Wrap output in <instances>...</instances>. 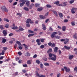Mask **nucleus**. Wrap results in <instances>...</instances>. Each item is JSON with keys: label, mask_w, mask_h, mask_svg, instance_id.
<instances>
[{"label": "nucleus", "mask_w": 77, "mask_h": 77, "mask_svg": "<svg viewBox=\"0 0 77 77\" xmlns=\"http://www.w3.org/2000/svg\"><path fill=\"white\" fill-rule=\"evenodd\" d=\"M57 50H58V48H57V47H55L54 49L55 53H56V52H57Z\"/></svg>", "instance_id": "14"}, {"label": "nucleus", "mask_w": 77, "mask_h": 77, "mask_svg": "<svg viewBox=\"0 0 77 77\" xmlns=\"http://www.w3.org/2000/svg\"><path fill=\"white\" fill-rule=\"evenodd\" d=\"M49 30H50L51 32H53V28H51V27H50L49 29Z\"/></svg>", "instance_id": "39"}, {"label": "nucleus", "mask_w": 77, "mask_h": 77, "mask_svg": "<svg viewBox=\"0 0 77 77\" xmlns=\"http://www.w3.org/2000/svg\"><path fill=\"white\" fill-rule=\"evenodd\" d=\"M0 28L1 29H3V25L0 26Z\"/></svg>", "instance_id": "50"}, {"label": "nucleus", "mask_w": 77, "mask_h": 77, "mask_svg": "<svg viewBox=\"0 0 77 77\" xmlns=\"http://www.w3.org/2000/svg\"><path fill=\"white\" fill-rule=\"evenodd\" d=\"M74 56L73 55H70L69 57V59L70 60H72V59H73V57H74Z\"/></svg>", "instance_id": "6"}, {"label": "nucleus", "mask_w": 77, "mask_h": 77, "mask_svg": "<svg viewBox=\"0 0 77 77\" xmlns=\"http://www.w3.org/2000/svg\"><path fill=\"white\" fill-rule=\"evenodd\" d=\"M71 24L72 26H75V23H74V22H71Z\"/></svg>", "instance_id": "52"}, {"label": "nucleus", "mask_w": 77, "mask_h": 77, "mask_svg": "<svg viewBox=\"0 0 77 77\" xmlns=\"http://www.w3.org/2000/svg\"><path fill=\"white\" fill-rule=\"evenodd\" d=\"M66 29V27L65 26H63L62 27V30L64 32L65 31V30Z\"/></svg>", "instance_id": "26"}, {"label": "nucleus", "mask_w": 77, "mask_h": 77, "mask_svg": "<svg viewBox=\"0 0 77 77\" xmlns=\"http://www.w3.org/2000/svg\"><path fill=\"white\" fill-rule=\"evenodd\" d=\"M26 2V5L27 7H29V5H30V2L29 1H26L25 2Z\"/></svg>", "instance_id": "4"}, {"label": "nucleus", "mask_w": 77, "mask_h": 77, "mask_svg": "<svg viewBox=\"0 0 77 77\" xmlns=\"http://www.w3.org/2000/svg\"><path fill=\"white\" fill-rule=\"evenodd\" d=\"M48 21H49V19H47L45 20V23H48Z\"/></svg>", "instance_id": "57"}, {"label": "nucleus", "mask_w": 77, "mask_h": 77, "mask_svg": "<svg viewBox=\"0 0 77 77\" xmlns=\"http://www.w3.org/2000/svg\"><path fill=\"white\" fill-rule=\"evenodd\" d=\"M26 1V0H20V1H19L20 3L22 2V3H25V2Z\"/></svg>", "instance_id": "19"}, {"label": "nucleus", "mask_w": 77, "mask_h": 77, "mask_svg": "<svg viewBox=\"0 0 77 77\" xmlns=\"http://www.w3.org/2000/svg\"><path fill=\"white\" fill-rule=\"evenodd\" d=\"M39 5L38 4H35V7H37V8H38V7H39Z\"/></svg>", "instance_id": "45"}, {"label": "nucleus", "mask_w": 77, "mask_h": 77, "mask_svg": "<svg viewBox=\"0 0 77 77\" xmlns=\"http://www.w3.org/2000/svg\"><path fill=\"white\" fill-rule=\"evenodd\" d=\"M24 4H25V3H24L23 2L20 3V7H22V6H23V5H24Z\"/></svg>", "instance_id": "23"}, {"label": "nucleus", "mask_w": 77, "mask_h": 77, "mask_svg": "<svg viewBox=\"0 0 77 77\" xmlns=\"http://www.w3.org/2000/svg\"><path fill=\"white\" fill-rule=\"evenodd\" d=\"M17 29L18 27L17 26H14V27L12 28V29H13V30H17Z\"/></svg>", "instance_id": "21"}, {"label": "nucleus", "mask_w": 77, "mask_h": 77, "mask_svg": "<svg viewBox=\"0 0 77 77\" xmlns=\"http://www.w3.org/2000/svg\"><path fill=\"white\" fill-rule=\"evenodd\" d=\"M13 35V33H11L9 35V36H12Z\"/></svg>", "instance_id": "62"}, {"label": "nucleus", "mask_w": 77, "mask_h": 77, "mask_svg": "<svg viewBox=\"0 0 77 77\" xmlns=\"http://www.w3.org/2000/svg\"><path fill=\"white\" fill-rule=\"evenodd\" d=\"M55 38H56V39H59L60 37H59L58 36H56L55 35L54 36Z\"/></svg>", "instance_id": "29"}, {"label": "nucleus", "mask_w": 77, "mask_h": 77, "mask_svg": "<svg viewBox=\"0 0 77 77\" xmlns=\"http://www.w3.org/2000/svg\"><path fill=\"white\" fill-rule=\"evenodd\" d=\"M64 68L65 69V70H66V72H67V71H68V68H67L66 67V66H64Z\"/></svg>", "instance_id": "37"}, {"label": "nucleus", "mask_w": 77, "mask_h": 77, "mask_svg": "<svg viewBox=\"0 0 77 77\" xmlns=\"http://www.w3.org/2000/svg\"><path fill=\"white\" fill-rule=\"evenodd\" d=\"M35 75L37 77H39V74L38 73V72H35Z\"/></svg>", "instance_id": "38"}, {"label": "nucleus", "mask_w": 77, "mask_h": 77, "mask_svg": "<svg viewBox=\"0 0 77 77\" xmlns=\"http://www.w3.org/2000/svg\"><path fill=\"white\" fill-rule=\"evenodd\" d=\"M40 18L41 19H44L45 18V16L42 15H40Z\"/></svg>", "instance_id": "12"}, {"label": "nucleus", "mask_w": 77, "mask_h": 77, "mask_svg": "<svg viewBox=\"0 0 77 77\" xmlns=\"http://www.w3.org/2000/svg\"><path fill=\"white\" fill-rule=\"evenodd\" d=\"M40 68L42 69V68H44V66H43V64H42V63H41L40 64Z\"/></svg>", "instance_id": "40"}, {"label": "nucleus", "mask_w": 77, "mask_h": 77, "mask_svg": "<svg viewBox=\"0 0 77 77\" xmlns=\"http://www.w3.org/2000/svg\"><path fill=\"white\" fill-rule=\"evenodd\" d=\"M52 51V49L49 48L48 50L47 51L48 53H51Z\"/></svg>", "instance_id": "16"}, {"label": "nucleus", "mask_w": 77, "mask_h": 77, "mask_svg": "<svg viewBox=\"0 0 77 77\" xmlns=\"http://www.w3.org/2000/svg\"><path fill=\"white\" fill-rule=\"evenodd\" d=\"M46 6L47 8H51V6L49 5H46Z\"/></svg>", "instance_id": "42"}, {"label": "nucleus", "mask_w": 77, "mask_h": 77, "mask_svg": "<svg viewBox=\"0 0 77 77\" xmlns=\"http://www.w3.org/2000/svg\"><path fill=\"white\" fill-rule=\"evenodd\" d=\"M17 15H19L20 17H21V14H20V13H17Z\"/></svg>", "instance_id": "58"}, {"label": "nucleus", "mask_w": 77, "mask_h": 77, "mask_svg": "<svg viewBox=\"0 0 77 77\" xmlns=\"http://www.w3.org/2000/svg\"><path fill=\"white\" fill-rule=\"evenodd\" d=\"M26 27H30V24H29L26 23Z\"/></svg>", "instance_id": "43"}, {"label": "nucleus", "mask_w": 77, "mask_h": 77, "mask_svg": "<svg viewBox=\"0 0 77 77\" xmlns=\"http://www.w3.org/2000/svg\"><path fill=\"white\" fill-rule=\"evenodd\" d=\"M2 9L3 11H5V12H8V9L6 8V6H2Z\"/></svg>", "instance_id": "1"}, {"label": "nucleus", "mask_w": 77, "mask_h": 77, "mask_svg": "<svg viewBox=\"0 0 77 77\" xmlns=\"http://www.w3.org/2000/svg\"><path fill=\"white\" fill-rule=\"evenodd\" d=\"M5 27L6 28H8L9 27V25L7 24L5 25Z\"/></svg>", "instance_id": "53"}, {"label": "nucleus", "mask_w": 77, "mask_h": 77, "mask_svg": "<svg viewBox=\"0 0 77 77\" xmlns=\"http://www.w3.org/2000/svg\"><path fill=\"white\" fill-rule=\"evenodd\" d=\"M75 11H77V8H74V7H73L71 9V11L72 14H75Z\"/></svg>", "instance_id": "2"}, {"label": "nucleus", "mask_w": 77, "mask_h": 77, "mask_svg": "<svg viewBox=\"0 0 77 77\" xmlns=\"http://www.w3.org/2000/svg\"><path fill=\"white\" fill-rule=\"evenodd\" d=\"M41 48H44V45H42L40 46Z\"/></svg>", "instance_id": "48"}, {"label": "nucleus", "mask_w": 77, "mask_h": 77, "mask_svg": "<svg viewBox=\"0 0 77 77\" xmlns=\"http://www.w3.org/2000/svg\"><path fill=\"white\" fill-rule=\"evenodd\" d=\"M4 20L5 21H6L7 22H9V20L8 19H6V18H4Z\"/></svg>", "instance_id": "31"}, {"label": "nucleus", "mask_w": 77, "mask_h": 77, "mask_svg": "<svg viewBox=\"0 0 77 77\" xmlns=\"http://www.w3.org/2000/svg\"><path fill=\"white\" fill-rule=\"evenodd\" d=\"M23 45L24 46L26 49H27V45H25V44H23Z\"/></svg>", "instance_id": "36"}, {"label": "nucleus", "mask_w": 77, "mask_h": 77, "mask_svg": "<svg viewBox=\"0 0 77 77\" xmlns=\"http://www.w3.org/2000/svg\"><path fill=\"white\" fill-rule=\"evenodd\" d=\"M28 32L29 33H34V32L30 30H28Z\"/></svg>", "instance_id": "25"}, {"label": "nucleus", "mask_w": 77, "mask_h": 77, "mask_svg": "<svg viewBox=\"0 0 77 77\" xmlns=\"http://www.w3.org/2000/svg\"><path fill=\"white\" fill-rule=\"evenodd\" d=\"M74 2V0L70 1L69 2V3H70V4H72Z\"/></svg>", "instance_id": "41"}, {"label": "nucleus", "mask_w": 77, "mask_h": 77, "mask_svg": "<svg viewBox=\"0 0 77 77\" xmlns=\"http://www.w3.org/2000/svg\"><path fill=\"white\" fill-rule=\"evenodd\" d=\"M3 48L4 50L5 51H6V50L8 49V48H7V47H3Z\"/></svg>", "instance_id": "44"}, {"label": "nucleus", "mask_w": 77, "mask_h": 77, "mask_svg": "<svg viewBox=\"0 0 77 77\" xmlns=\"http://www.w3.org/2000/svg\"><path fill=\"white\" fill-rule=\"evenodd\" d=\"M42 26L43 27V29L44 30H46V27L45 26V25L44 24H42Z\"/></svg>", "instance_id": "13"}, {"label": "nucleus", "mask_w": 77, "mask_h": 77, "mask_svg": "<svg viewBox=\"0 0 77 77\" xmlns=\"http://www.w3.org/2000/svg\"><path fill=\"white\" fill-rule=\"evenodd\" d=\"M16 43L17 44H18V45H19L20 46L21 45V43L20 42L18 41H17L16 42Z\"/></svg>", "instance_id": "30"}, {"label": "nucleus", "mask_w": 77, "mask_h": 77, "mask_svg": "<svg viewBox=\"0 0 77 77\" xmlns=\"http://www.w3.org/2000/svg\"><path fill=\"white\" fill-rule=\"evenodd\" d=\"M73 37L74 38H75V39H76L77 40V34L75 33V34L73 35Z\"/></svg>", "instance_id": "7"}, {"label": "nucleus", "mask_w": 77, "mask_h": 77, "mask_svg": "<svg viewBox=\"0 0 77 77\" xmlns=\"http://www.w3.org/2000/svg\"><path fill=\"white\" fill-rule=\"evenodd\" d=\"M53 12L54 14L56 16H58V14H57V12L54 11H52Z\"/></svg>", "instance_id": "18"}, {"label": "nucleus", "mask_w": 77, "mask_h": 77, "mask_svg": "<svg viewBox=\"0 0 77 77\" xmlns=\"http://www.w3.org/2000/svg\"><path fill=\"white\" fill-rule=\"evenodd\" d=\"M54 4H58L59 3V1H57L54 3Z\"/></svg>", "instance_id": "56"}, {"label": "nucleus", "mask_w": 77, "mask_h": 77, "mask_svg": "<svg viewBox=\"0 0 77 77\" xmlns=\"http://www.w3.org/2000/svg\"><path fill=\"white\" fill-rule=\"evenodd\" d=\"M38 77H45V75H42L41 76H38Z\"/></svg>", "instance_id": "64"}, {"label": "nucleus", "mask_w": 77, "mask_h": 77, "mask_svg": "<svg viewBox=\"0 0 77 77\" xmlns=\"http://www.w3.org/2000/svg\"><path fill=\"white\" fill-rule=\"evenodd\" d=\"M34 35V34H29L28 35V37H30V36H33Z\"/></svg>", "instance_id": "33"}, {"label": "nucleus", "mask_w": 77, "mask_h": 77, "mask_svg": "<svg viewBox=\"0 0 77 77\" xmlns=\"http://www.w3.org/2000/svg\"><path fill=\"white\" fill-rule=\"evenodd\" d=\"M62 6H66V5L65 3H63V4H62Z\"/></svg>", "instance_id": "46"}, {"label": "nucleus", "mask_w": 77, "mask_h": 77, "mask_svg": "<svg viewBox=\"0 0 77 77\" xmlns=\"http://www.w3.org/2000/svg\"><path fill=\"white\" fill-rule=\"evenodd\" d=\"M9 43H10V44H12L13 43H14V42L12 41H10L9 42Z\"/></svg>", "instance_id": "61"}, {"label": "nucleus", "mask_w": 77, "mask_h": 77, "mask_svg": "<svg viewBox=\"0 0 77 77\" xmlns=\"http://www.w3.org/2000/svg\"><path fill=\"white\" fill-rule=\"evenodd\" d=\"M31 62H32V60H31L27 61L28 64H29V65H30V64H31Z\"/></svg>", "instance_id": "28"}, {"label": "nucleus", "mask_w": 77, "mask_h": 77, "mask_svg": "<svg viewBox=\"0 0 77 77\" xmlns=\"http://www.w3.org/2000/svg\"><path fill=\"white\" fill-rule=\"evenodd\" d=\"M42 9H43V8H38V9H37V11H42Z\"/></svg>", "instance_id": "17"}, {"label": "nucleus", "mask_w": 77, "mask_h": 77, "mask_svg": "<svg viewBox=\"0 0 77 77\" xmlns=\"http://www.w3.org/2000/svg\"><path fill=\"white\" fill-rule=\"evenodd\" d=\"M2 42L3 43H5L6 42V39L5 38H2Z\"/></svg>", "instance_id": "22"}, {"label": "nucleus", "mask_w": 77, "mask_h": 77, "mask_svg": "<svg viewBox=\"0 0 77 77\" xmlns=\"http://www.w3.org/2000/svg\"><path fill=\"white\" fill-rule=\"evenodd\" d=\"M3 33L4 34V36H6L7 34V33L6 32V31L5 30L3 31Z\"/></svg>", "instance_id": "10"}, {"label": "nucleus", "mask_w": 77, "mask_h": 77, "mask_svg": "<svg viewBox=\"0 0 77 77\" xmlns=\"http://www.w3.org/2000/svg\"><path fill=\"white\" fill-rule=\"evenodd\" d=\"M59 15L60 18H62L63 17V14L62 13H59Z\"/></svg>", "instance_id": "15"}, {"label": "nucleus", "mask_w": 77, "mask_h": 77, "mask_svg": "<svg viewBox=\"0 0 77 77\" xmlns=\"http://www.w3.org/2000/svg\"><path fill=\"white\" fill-rule=\"evenodd\" d=\"M19 30H20V31H23V30H24L23 28H21V27L19 28Z\"/></svg>", "instance_id": "35"}, {"label": "nucleus", "mask_w": 77, "mask_h": 77, "mask_svg": "<svg viewBox=\"0 0 77 77\" xmlns=\"http://www.w3.org/2000/svg\"><path fill=\"white\" fill-rule=\"evenodd\" d=\"M36 62L37 63H38V64H39V63H41V61H40L39 60H36Z\"/></svg>", "instance_id": "27"}, {"label": "nucleus", "mask_w": 77, "mask_h": 77, "mask_svg": "<svg viewBox=\"0 0 77 77\" xmlns=\"http://www.w3.org/2000/svg\"><path fill=\"white\" fill-rule=\"evenodd\" d=\"M41 42H44V39L43 38H42L41 39Z\"/></svg>", "instance_id": "55"}, {"label": "nucleus", "mask_w": 77, "mask_h": 77, "mask_svg": "<svg viewBox=\"0 0 77 77\" xmlns=\"http://www.w3.org/2000/svg\"><path fill=\"white\" fill-rule=\"evenodd\" d=\"M43 59L44 60H45V61H47V58L46 57L43 58Z\"/></svg>", "instance_id": "47"}, {"label": "nucleus", "mask_w": 77, "mask_h": 77, "mask_svg": "<svg viewBox=\"0 0 77 77\" xmlns=\"http://www.w3.org/2000/svg\"><path fill=\"white\" fill-rule=\"evenodd\" d=\"M17 4V2H15L14 3L13 5H16Z\"/></svg>", "instance_id": "63"}, {"label": "nucleus", "mask_w": 77, "mask_h": 77, "mask_svg": "<svg viewBox=\"0 0 77 77\" xmlns=\"http://www.w3.org/2000/svg\"><path fill=\"white\" fill-rule=\"evenodd\" d=\"M18 54L19 56H21V54H22V53H21L20 52H18Z\"/></svg>", "instance_id": "49"}, {"label": "nucleus", "mask_w": 77, "mask_h": 77, "mask_svg": "<svg viewBox=\"0 0 77 77\" xmlns=\"http://www.w3.org/2000/svg\"><path fill=\"white\" fill-rule=\"evenodd\" d=\"M23 67H27V66L26 64H23Z\"/></svg>", "instance_id": "59"}, {"label": "nucleus", "mask_w": 77, "mask_h": 77, "mask_svg": "<svg viewBox=\"0 0 77 77\" xmlns=\"http://www.w3.org/2000/svg\"><path fill=\"white\" fill-rule=\"evenodd\" d=\"M34 6V4L32 3L30 5H29V9H32V7H33Z\"/></svg>", "instance_id": "5"}, {"label": "nucleus", "mask_w": 77, "mask_h": 77, "mask_svg": "<svg viewBox=\"0 0 77 77\" xmlns=\"http://www.w3.org/2000/svg\"><path fill=\"white\" fill-rule=\"evenodd\" d=\"M56 34H57V32H52L51 35V38H54V36H55V35H56Z\"/></svg>", "instance_id": "3"}, {"label": "nucleus", "mask_w": 77, "mask_h": 77, "mask_svg": "<svg viewBox=\"0 0 77 77\" xmlns=\"http://www.w3.org/2000/svg\"><path fill=\"white\" fill-rule=\"evenodd\" d=\"M23 9H24V10H25V11H29V8L27 7H25L24 8H23Z\"/></svg>", "instance_id": "24"}, {"label": "nucleus", "mask_w": 77, "mask_h": 77, "mask_svg": "<svg viewBox=\"0 0 77 77\" xmlns=\"http://www.w3.org/2000/svg\"><path fill=\"white\" fill-rule=\"evenodd\" d=\"M48 45H49V46H51V45H52V43L51 42H49L48 43Z\"/></svg>", "instance_id": "60"}, {"label": "nucleus", "mask_w": 77, "mask_h": 77, "mask_svg": "<svg viewBox=\"0 0 77 77\" xmlns=\"http://www.w3.org/2000/svg\"><path fill=\"white\" fill-rule=\"evenodd\" d=\"M36 57H37V55L36 54H35L34 55V56H33V58H36Z\"/></svg>", "instance_id": "54"}, {"label": "nucleus", "mask_w": 77, "mask_h": 77, "mask_svg": "<svg viewBox=\"0 0 77 77\" xmlns=\"http://www.w3.org/2000/svg\"><path fill=\"white\" fill-rule=\"evenodd\" d=\"M44 65H45V66H48L49 65V63H44Z\"/></svg>", "instance_id": "32"}, {"label": "nucleus", "mask_w": 77, "mask_h": 77, "mask_svg": "<svg viewBox=\"0 0 77 77\" xmlns=\"http://www.w3.org/2000/svg\"><path fill=\"white\" fill-rule=\"evenodd\" d=\"M51 47H55V44L53 43L51 45Z\"/></svg>", "instance_id": "51"}, {"label": "nucleus", "mask_w": 77, "mask_h": 77, "mask_svg": "<svg viewBox=\"0 0 77 77\" xmlns=\"http://www.w3.org/2000/svg\"><path fill=\"white\" fill-rule=\"evenodd\" d=\"M30 21H31V19H27L26 21V23H27V24H29Z\"/></svg>", "instance_id": "9"}, {"label": "nucleus", "mask_w": 77, "mask_h": 77, "mask_svg": "<svg viewBox=\"0 0 77 77\" xmlns=\"http://www.w3.org/2000/svg\"><path fill=\"white\" fill-rule=\"evenodd\" d=\"M5 51L4 50H2V53H1L2 55H4V54H5Z\"/></svg>", "instance_id": "34"}, {"label": "nucleus", "mask_w": 77, "mask_h": 77, "mask_svg": "<svg viewBox=\"0 0 77 77\" xmlns=\"http://www.w3.org/2000/svg\"><path fill=\"white\" fill-rule=\"evenodd\" d=\"M25 55L26 56H30V54L29 53V52H27V53L25 54Z\"/></svg>", "instance_id": "20"}, {"label": "nucleus", "mask_w": 77, "mask_h": 77, "mask_svg": "<svg viewBox=\"0 0 77 77\" xmlns=\"http://www.w3.org/2000/svg\"><path fill=\"white\" fill-rule=\"evenodd\" d=\"M51 60H54V61H55V60H56V57H51Z\"/></svg>", "instance_id": "11"}, {"label": "nucleus", "mask_w": 77, "mask_h": 77, "mask_svg": "<svg viewBox=\"0 0 77 77\" xmlns=\"http://www.w3.org/2000/svg\"><path fill=\"white\" fill-rule=\"evenodd\" d=\"M49 57H52V56H53L54 57H56V55L54 54H52L51 53L49 54Z\"/></svg>", "instance_id": "8"}]
</instances>
